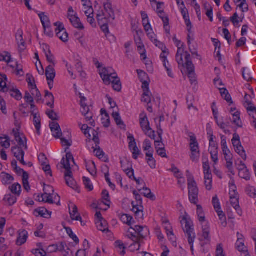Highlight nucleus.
I'll return each instance as SVG.
<instances>
[{
	"mask_svg": "<svg viewBox=\"0 0 256 256\" xmlns=\"http://www.w3.org/2000/svg\"><path fill=\"white\" fill-rule=\"evenodd\" d=\"M10 138L7 135H4L3 136L0 137V144L5 148H8L10 147Z\"/></svg>",
	"mask_w": 256,
	"mask_h": 256,
	"instance_id": "obj_31",
	"label": "nucleus"
},
{
	"mask_svg": "<svg viewBox=\"0 0 256 256\" xmlns=\"http://www.w3.org/2000/svg\"><path fill=\"white\" fill-rule=\"evenodd\" d=\"M114 244H115V246L116 248H118L120 249V254L122 256H124L126 254V252H125L126 248L124 246V244L122 243V242L120 240H116Z\"/></svg>",
	"mask_w": 256,
	"mask_h": 256,
	"instance_id": "obj_47",
	"label": "nucleus"
},
{
	"mask_svg": "<svg viewBox=\"0 0 256 256\" xmlns=\"http://www.w3.org/2000/svg\"><path fill=\"white\" fill-rule=\"evenodd\" d=\"M168 54L164 55V54H161L160 55V58L163 62V64L166 69H168V68H170L168 62L167 60L166 56Z\"/></svg>",
	"mask_w": 256,
	"mask_h": 256,
	"instance_id": "obj_63",
	"label": "nucleus"
},
{
	"mask_svg": "<svg viewBox=\"0 0 256 256\" xmlns=\"http://www.w3.org/2000/svg\"><path fill=\"white\" fill-rule=\"evenodd\" d=\"M152 42L156 47H158L162 50V54H164V55L168 54V50L166 48L164 43L158 40L157 39H154Z\"/></svg>",
	"mask_w": 256,
	"mask_h": 256,
	"instance_id": "obj_34",
	"label": "nucleus"
},
{
	"mask_svg": "<svg viewBox=\"0 0 256 256\" xmlns=\"http://www.w3.org/2000/svg\"><path fill=\"white\" fill-rule=\"evenodd\" d=\"M238 171V176L240 178H244L246 180H250V174L247 168L244 169L240 168V170Z\"/></svg>",
	"mask_w": 256,
	"mask_h": 256,
	"instance_id": "obj_36",
	"label": "nucleus"
},
{
	"mask_svg": "<svg viewBox=\"0 0 256 256\" xmlns=\"http://www.w3.org/2000/svg\"><path fill=\"white\" fill-rule=\"evenodd\" d=\"M22 147H19L17 146L12 148V151L14 156H18L20 154H22V156H24V152L22 150Z\"/></svg>",
	"mask_w": 256,
	"mask_h": 256,
	"instance_id": "obj_48",
	"label": "nucleus"
},
{
	"mask_svg": "<svg viewBox=\"0 0 256 256\" xmlns=\"http://www.w3.org/2000/svg\"><path fill=\"white\" fill-rule=\"evenodd\" d=\"M242 76L248 82L252 79V76L250 72L246 68H242Z\"/></svg>",
	"mask_w": 256,
	"mask_h": 256,
	"instance_id": "obj_61",
	"label": "nucleus"
},
{
	"mask_svg": "<svg viewBox=\"0 0 256 256\" xmlns=\"http://www.w3.org/2000/svg\"><path fill=\"white\" fill-rule=\"evenodd\" d=\"M130 234H128V236L130 238L132 239V240L134 242V246H137L138 248L136 250H139L140 246V238L138 236L134 234L132 232H130L129 231Z\"/></svg>",
	"mask_w": 256,
	"mask_h": 256,
	"instance_id": "obj_38",
	"label": "nucleus"
},
{
	"mask_svg": "<svg viewBox=\"0 0 256 256\" xmlns=\"http://www.w3.org/2000/svg\"><path fill=\"white\" fill-rule=\"evenodd\" d=\"M159 17L162 20L164 24H168L169 20L168 18L166 16L164 10H160L157 12Z\"/></svg>",
	"mask_w": 256,
	"mask_h": 256,
	"instance_id": "obj_60",
	"label": "nucleus"
},
{
	"mask_svg": "<svg viewBox=\"0 0 256 256\" xmlns=\"http://www.w3.org/2000/svg\"><path fill=\"white\" fill-rule=\"evenodd\" d=\"M46 114L48 115V117L53 120H58V116L57 114L53 110H47Z\"/></svg>",
	"mask_w": 256,
	"mask_h": 256,
	"instance_id": "obj_59",
	"label": "nucleus"
},
{
	"mask_svg": "<svg viewBox=\"0 0 256 256\" xmlns=\"http://www.w3.org/2000/svg\"><path fill=\"white\" fill-rule=\"evenodd\" d=\"M120 220L124 224L128 226H130L132 224V218L127 214H124L121 216Z\"/></svg>",
	"mask_w": 256,
	"mask_h": 256,
	"instance_id": "obj_51",
	"label": "nucleus"
},
{
	"mask_svg": "<svg viewBox=\"0 0 256 256\" xmlns=\"http://www.w3.org/2000/svg\"><path fill=\"white\" fill-rule=\"evenodd\" d=\"M184 56L185 62L182 64L180 67V70L183 75H187L192 84H196L197 82L196 76L194 72V66L192 62L189 60L190 55L184 53L180 55L178 51L177 52V58L180 57L182 61V57Z\"/></svg>",
	"mask_w": 256,
	"mask_h": 256,
	"instance_id": "obj_4",
	"label": "nucleus"
},
{
	"mask_svg": "<svg viewBox=\"0 0 256 256\" xmlns=\"http://www.w3.org/2000/svg\"><path fill=\"white\" fill-rule=\"evenodd\" d=\"M188 188L190 202L194 204L197 205L199 202V189L193 176H190L188 178Z\"/></svg>",
	"mask_w": 256,
	"mask_h": 256,
	"instance_id": "obj_6",
	"label": "nucleus"
},
{
	"mask_svg": "<svg viewBox=\"0 0 256 256\" xmlns=\"http://www.w3.org/2000/svg\"><path fill=\"white\" fill-rule=\"evenodd\" d=\"M135 199L136 202V204H134V202H132V211L135 213L136 215L137 216L141 218L143 216V206H142V198L141 196L139 194H137L136 196H135Z\"/></svg>",
	"mask_w": 256,
	"mask_h": 256,
	"instance_id": "obj_12",
	"label": "nucleus"
},
{
	"mask_svg": "<svg viewBox=\"0 0 256 256\" xmlns=\"http://www.w3.org/2000/svg\"><path fill=\"white\" fill-rule=\"evenodd\" d=\"M113 71L112 68H104L100 72V74L106 84L109 85L112 83L114 90L120 92L122 90L120 80L116 73Z\"/></svg>",
	"mask_w": 256,
	"mask_h": 256,
	"instance_id": "obj_2",
	"label": "nucleus"
},
{
	"mask_svg": "<svg viewBox=\"0 0 256 256\" xmlns=\"http://www.w3.org/2000/svg\"><path fill=\"white\" fill-rule=\"evenodd\" d=\"M16 140L18 142L19 147L24 148L25 150L28 149L26 144V138L22 134H20L18 129L14 128L12 130Z\"/></svg>",
	"mask_w": 256,
	"mask_h": 256,
	"instance_id": "obj_13",
	"label": "nucleus"
},
{
	"mask_svg": "<svg viewBox=\"0 0 256 256\" xmlns=\"http://www.w3.org/2000/svg\"><path fill=\"white\" fill-rule=\"evenodd\" d=\"M144 190V192L142 194L145 197L152 200H156L155 196L152 192L150 190L146 187H144L142 189H139L138 191L140 192L142 190Z\"/></svg>",
	"mask_w": 256,
	"mask_h": 256,
	"instance_id": "obj_30",
	"label": "nucleus"
},
{
	"mask_svg": "<svg viewBox=\"0 0 256 256\" xmlns=\"http://www.w3.org/2000/svg\"><path fill=\"white\" fill-rule=\"evenodd\" d=\"M70 218L72 220H79L82 225V218L80 214L78 213V208L76 205H74L72 210L70 211Z\"/></svg>",
	"mask_w": 256,
	"mask_h": 256,
	"instance_id": "obj_24",
	"label": "nucleus"
},
{
	"mask_svg": "<svg viewBox=\"0 0 256 256\" xmlns=\"http://www.w3.org/2000/svg\"><path fill=\"white\" fill-rule=\"evenodd\" d=\"M130 150H132V158H134V160H137L138 158V156L140 153V152L139 150L138 146H136V144H134L132 146V149H130Z\"/></svg>",
	"mask_w": 256,
	"mask_h": 256,
	"instance_id": "obj_52",
	"label": "nucleus"
},
{
	"mask_svg": "<svg viewBox=\"0 0 256 256\" xmlns=\"http://www.w3.org/2000/svg\"><path fill=\"white\" fill-rule=\"evenodd\" d=\"M104 13L101 12L98 14L96 15V18L98 21V24H103L104 22H107V20L106 17H104Z\"/></svg>",
	"mask_w": 256,
	"mask_h": 256,
	"instance_id": "obj_54",
	"label": "nucleus"
},
{
	"mask_svg": "<svg viewBox=\"0 0 256 256\" xmlns=\"http://www.w3.org/2000/svg\"><path fill=\"white\" fill-rule=\"evenodd\" d=\"M10 93L12 96L14 98L18 100H20L22 98V94L17 88H12L10 89Z\"/></svg>",
	"mask_w": 256,
	"mask_h": 256,
	"instance_id": "obj_40",
	"label": "nucleus"
},
{
	"mask_svg": "<svg viewBox=\"0 0 256 256\" xmlns=\"http://www.w3.org/2000/svg\"><path fill=\"white\" fill-rule=\"evenodd\" d=\"M239 18L238 14L236 12L234 15L230 18V21L233 24L234 26L236 27H238V24L240 22H242V20H239Z\"/></svg>",
	"mask_w": 256,
	"mask_h": 256,
	"instance_id": "obj_56",
	"label": "nucleus"
},
{
	"mask_svg": "<svg viewBox=\"0 0 256 256\" xmlns=\"http://www.w3.org/2000/svg\"><path fill=\"white\" fill-rule=\"evenodd\" d=\"M45 97L48 100V102L46 105L51 108H54V98L52 94L48 90H45Z\"/></svg>",
	"mask_w": 256,
	"mask_h": 256,
	"instance_id": "obj_28",
	"label": "nucleus"
},
{
	"mask_svg": "<svg viewBox=\"0 0 256 256\" xmlns=\"http://www.w3.org/2000/svg\"><path fill=\"white\" fill-rule=\"evenodd\" d=\"M164 227L165 230H166L167 234L168 236H174L172 228L168 222H166L164 224Z\"/></svg>",
	"mask_w": 256,
	"mask_h": 256,
	"instance_id": "obj_58",
	"label": "nucleus"
},
{
	"mask_svg": "<svg viewBox=\"0 0 256 256\" xmlns=\"http://www.w3.org/2000/svg\"><path fill=\"white\" fill-rule=\"evenodd\" d=\"M230 202L232 206L236 210L239 216H242V212L239 204L238 194L234 196H230Z\"/></svg>",
	"mask_w": 256,
	"mask_h": 256,
	"instance_id": "obj_16",
	"label": "nucleus"
},
{
	"mask_svg": "<svg viewBox=\"0 0 256 256\" xmlns=\"http://www.w3.org/2000/svg\"><path fill=\"white\" fill-rule=\"evenodd\" d=\"M182 6L180 7V10L184 20L187 30L190 31L192 28V24L190 20L188 12V9L185 7L183 2H182Z\"/></svg>",
	"mask_w": 256,
	"mask_h": 256,
	"instance_id": "obj_14",
	"label": "nucleus"
},
{
	"mask_svg": "<svg viewBox=\"0 0 256 256\" xmlns=\"http://www.w3.org/2000/svg\"><path fill=\"white\" fill-rule=\"evenodd\" d=\"M7 77L6 74L1 76L0 78V91L6 92L8 91L9 88L6 86Z\"/></svg>",
	"mask_w": 256,
	"mask_h": 256,
	"instance_id": "obj_33",
	"label": "nucleus"
},
{
	"mask_svg": "<svg viewBox=\"0 0 256 256\" xmlns=\"http://www.w3.org/2000/svg\"><path fill=\"white\" fill-rule=\"evenodd\" d=\"M23 32L21 30H18L16 34V38L20 50L23 51L26 49V43L22 37Z\"/></svg>",
	"mask_w": 256,
	"mask_h": 256,
	"instance_id": "obj_19",
	"label": "nucleus"
},
{
	"mask_svg": "<svg viewBox=\"0 0 256 256\" xmlns=\"http://www.w3.org/2000/svg\"><path fill=\"white\" fill-rule=\"evenodd\" d=\"M52 194V193H48V195H46L44 196V202L48 204L56 203L57 205H59L60 204V197L56 194L53 198Z\"/></svg>",
	"mask_w": 256,
	"mask_h": 256,
	"instance_id": "obj_20",
	"label": "nucleus"
},
{
	"mask_svg": "<svg viewBox=\"0 0 256 256\" xmlns=\"http://www.w3.org/2000/svg\"><path fill=\"white\" fill-rule=\"evenodd\" d=\"M196 214L198 220L200 222L202 228V238H200L202 246L210 244V225L206 220L205 214L202 206L197 204Z\"/></svg>",
	"mask_w": 256,
	"mask_h": 256,
	"instance_id": "obj_3",
	"label": "nucleus"
},
{
	"mask_svg": "<svg viewBox=\"0 0 256 256\" xmlns=\"http://www.w3.org/2000/svg\"><path fill=\"white\" fill-rule=\"evenodd\" d=\"M32 114L34 116V122L36 130V132L38 135H40V129L41 128L40 116H38L37 114L34 113V110L32 111Z\"/></svg>",
	"mask_w": 256,
	"mask_h": 256,
	"instance_id": "obj_27",
	"label": "nucleus"
},
{
	"mask_svg": "<svg viewBox=\"0 0 256 256\" xmlns=\"http://www.w3.org/2000/svg\"><path fill=\"white\" fill-rule=\"evenodd\" d=\"M221 139L222 148L226 162V167L228 170V172H230L232 176H234L235 175V172L232 166L233 162L232 154L228 148L226 138L224 136H221Z\"/></svg>",
	"mask_w": 256,
	"mask_h": 256,
	"instance_id": "obj_7",
	"label": "nucleus"
},
{
	"mask_svg": "<svg viewBox=\"0 0 256 256\" xmlns=\"http://www.w3.org/2000/svg\"><path fill=\"white\" fill-rule=\"evenodd\" d=\"M252 98L251 96L246 94L244 96L243 104L250 116H252L254 119L256 120V108L252 102Z\"/></svg>",
	"mask_w": 256,
	"mask_h": 256,
	"instance_id": "obj_10",
	"label": "nucleus"
},
{
	"mask_svg": "<svg viewBox=\"0 0 256 256\" xmlns=\"http://www.w3.org/2000/svg\"><path fill=\"white\" fill-rule=\"evenodd\" d=\"M50 126L52 132V136L56 138H60L62 136V132L58 124L56 122H52L50 124Z\"/></svg>",
	"mask_w": 256,
	"mask_h": 256,
	"instance_id": "obj_18",
	"label": "nucleus"
},
{
	"mask_svg": "<svg viewBox=\"0 0 256 256\" xmlns=\"http://www.w3.org/2000/svg\"><path fill=\"white\" fill-rule=\"evenodd\" d=\"M21 188V186L18 183L14 184L10 187V189L12 192L18 196L20 195Z\"/></svg>",
	"mask_w": 256,
	"mask_h": 256,
	"instance_id": "obj_41",
	"label": "nucleus"
},
{
	"mask_svg": "<svg viewBox=\"0 0 256 256\" xmlns=\"http://www.w3.org/2000/svg\"><path fill=\"white\" fill-rule=\"evenodd\" d=\"M28 237V232L26 230L20 231L16 242V244L20 246L24 244L26 242Z\"/></svg>",
	"mask_w": 256,
	"mask_h": 256,
	"instance_id": "obj_21",
	"label": "nucleus"
},
{
	"mask_svg": "<svg viewBox=\"0 0 256 256\" xmlns=\"http://www.w3.org/2000/svg\"><path fill=\"white\" fill-rule=\"evenodd\" d=\"M189 146L190 150V159L193 162L197 163L200 158L199 144L194 134L190 136Z\"/></svg>",
	"mask_w": 256,
	"mask_h": 256,
	"instance_id": "obj_8",
	"label": "nucleus"
},
{
	"mask_svg": "<svg viewBox=\"0 0 256 256\" xmlns=\"http://www.w3.org/2000/svg\"><path fill=\"white\" fill-rule=\"evenodd\" d=\"M140 124L142 131L150 130V123L146 114L142 112L140 116Z\"/></svg>",
	"mask_w": 256,
	"mask_h": 256,
	"instance_id": "obj_17",
	"label": "nucleus"
},
{
	"mask_svg": "<svg viewBox=\"0 0 256 256\" xmlns=\"http://www.w3.org/2000/svg\"><path fill=\"white\" fill-rule=\"evenodd\" d=\"M103 198L107 202L104 204L110 206V200L109 199L110 196L108 192L106 190H103L102 192Z\"/></svg>",
	"mask_w": 256,
	"mask_h": 256,
	"instance_id": "obj_64",
	"label": "nucleus"
},
{
	"mask_svg": "<svg viewBox=\"0 0 256 256\" xmlns=\"http://www.w3.org/2000/svg\"><path fill=\"white\" fill-rule=\"evenodd\" d=\"M177 208L181 212L180 216V222L182 230L187 238L188 242L190 246V250L194 252V243L196 239V234L194 230L192 222L185 211L182 212V206L177 203Z\"/></svg>",
	"mask_w": 256,
	"mask_h": 256,
	"instance_id": "obj_1",
	"label": "nucleus"
},
{
	"mask_svg": "<svg viewBox=\"0 0 256 256\" xmlns=\"http://www.w3.org/2000/svg\"><path fill=\"white\" fill-rule=\"evenodd\" d=\"M69 20L72 26L76 28L83 30L84 26L80 22V18L76 16H69Z\"/></svg>",
	"mask_w": 256,
	"mask_h": 256,
	"instance_id": "obj_23",
	"label": "nucleus"
},
{
	"mask_svg": "<svg viewBox=\"0 0 256 256\" xmlns=\"http://www.w3.org/2000/svg\"><path fill=\"white\" fill-rule=\"evenodd\" d=\"M153 150L148 151L146 154V157H148V158L146 159V160L149 166L152 168H155L156 164V160L153 158Z\"/></svg>",
	"mask_w": 256,
	"mask_h": 256,
	"instance_id": "obj_26",
	"label": "nucleus"
},
{
	"mask_svg": "<svg viewBox=\"0 0 256 256\" xmlns=\"http://www.w3.org/2000/svg\"><path fill=\"white\" fill-rule=\"evenodd\" d=\"M246 192L248 195L250 197H255L256 196V190L255 188L252 186H247Z\"/></svg>",
	"mask_w": 256,
	"mask_h": 256,
	"instance_id": "obj_55",
	"label": "nucleus"
},
{
	"mask_svg": "<svg viewBox=\"0 0 256 256\" xmlns=\"http://www.w3.org/2000/svg\"><path fill=\"white\" fill-rule=\"evenodd\" d=\"M56 26L55 31L56 36L63 42H66L68 41V34L64 28L62 23L58 22L54 24Z\"/></svg>",
	"mask_w": 256,
	"mask_h": 256,
	"instance_id": "obj_11",
	"label": "nucleus"
},
{
	"mask_svg": "<svg viewBox=\"0 0 256 256\" xmlns=\"http://www.w3.org/2000/svg\"><path fill=\"white\" fill-rule=\"evenodd\" d=\"M212 202L215 210H221L219 200L217 196L213 197Z\"/></svg>",
	"mask_w": 256,
	"mask_h": 256,
	"instance_id": "obj_62",
	"label": "nucleus"
},
{
	"mask_svg": "<svg viewBox=\"0 0 256 256\" xmlns=\"http://www.w3.org/2000/svg\"><path fill=\"white\" fill-rule=\"evenodd\" d=\"M220 92L221 96L224 98L228 102L232 100L230 95L229 94L228 90L226 88H220Z\"/></svg>",
	"mask_w": 256,
	"mask_h": 256,
	"instance_id": "obj_49",
	"label": "nucleus"
},
{
	"mask_svg": "<svg viewBox=\"0 0 256 256\" xmlns=\"http://www.w3.org/2000/svg\"><path fill=\"white\" fill-rule=\"evenodd\" d=\"M233 116V122L238 127L242 126V122L240 118V112L238 111L232 114Z\"/></svg>",
	"mask_w": 256,
	"mask_h": 256,
	"instance_id": "obj_37",
	"label": "nucleus"
},
{
	"mask_svg": "<svg viewBox=\"0 0 256 256\" xmlns=\"http://www.w3.org/2000/svg\"><path fill=\"white\" fill-rule=\"evenodd\" d=\"M130 229L135 231L138 234L140 240L144 238L149 234L148 229L146 226H135L134 228L130 227Z\"/></svg>",
	"mask_w": 256,
	"mask_h": 256,
	"instance_id": "obj_15",
	"label": "nucleus"
},
{
	"mask_svg": "<svg viewBox=\"0 0 256 256\" xmlns=\"http://www.w3.org/2000/svg\"><path fill=\"white\" fill-rule=\"evenodd\" d=\"M46 212H48L49 216H50L51 212H48L46 209L44 208H40L35 210L34 213L36 216H41L46 218L47 216H46Z\"/></svg>",
	"mask_w": 256,
	"mask_h": 256,
	"instance_id": "obj_44",
	"label": "nucleus"
},
{
	"mask_svg": "<svg viewBox=\"0 0 256 256\" xmlns=\"http://www.w3.org/2000/svg\"><path fill=\"white\" fill-rule=\"evenodd\" d=\"M82 178L84 184L86 188L90 191L94 189V186L92 184L90 180L86 176H84Z\"/></svg>",
	"mask_w": 256,
	"mask_h": 256,
	"instance_id": "obj_53",
	"label": "nucleus"
},
{
	"mask_svg": "<svg viewBox=\"0 0 256 256\" xmlns=\"http://www.w3.org/2000/svg\"><path fill=\"white\" fill-rule=\"evenodd\" d=\"M104 9L106 12L108 14V18L114 20L115 19V16L112 4L109 2L104 4Z\"/></svg>",
	"mask_w": 256,
	"mask_h": 256,
	"instance_id": "obj_29",
	"label": "nucleus"
},
{
	"mask_svg": "<svg viewBox=\"0 0 256 256\" xmlns=\"http://www.w3.org/2000/svg\"><path fill=\"white\" fill-rule=\"evenodd\" d=\"M86 168L87 170L92 174L94 175L96 174V167L94 162H91L88 164L86 163Z\"/></svg>",
	"mask_w": 256,
	"mask_h": 256,
	"instance_id": "obj_45",
	"label": "nucleus"
},
{
	"mask_svg": "<svg viewBox=\"0 0 256 256\" xmlns=\"http://www.w3.org/2000/svg\"><path fill=\"white\" fill-rule=\"evenodd\" d=\"M4 200L6 202L9 206H12L16 202L17 198L16 196L9 194L5 196Z\"/></svg>",
	"mask_w": 256,
	"mask_h": 256,
	"instance_id": "obj_42",
	"label": "nucleus"
},
{
	"mask_svg": "<svg viewBox=\"0 0 256 256\" xmlns=\"http://www.w3.org/2000/svg\"><path fill=\"white\" fill-rule=\"evenodd\" d=\"M104 168H105L104 170L106 171V172L105 173L106 180L108 183L110 187L114 190L115 188V185L112 184L110 182V178H109L108 168L106 166H105Z\"/></svg>",
	"mask_w": 256,
	"mask_h": 256,
	"instance_id": "obj_57",
	"label": "nucleus"
},
{
	"mask_svg": "<svg viewBox=\"0 0 256 256\" xmlns=\"http://www.w3.org/2000/svg\"><path fill=\"white\" fill-rule=\"evenodd\" d=\"M112 115L118 126H125L118 112H113Z\"/></svg>",
	"mask_w": 256,
	"mask_h": 256,
	"instance_id": "obj_46",
	"label": "nucleus"
},
{
	"mask_svg": "<svg viewBox=\"0 0 256 256\" xmlns=\"http://www.w3.org/2000/svg\"><path fill=\"white\" fill-rule=\"evenodd\" d=\"M96 227L99 230H100L102 232H108V224L106 220H96Z\"/></svg>",
	"mask_w": 256,
	"mask_h": 256,
	"instance_id": "obj_25",
	"label": "nucleus"
},
{
	"mask_svg": "<svg viewBox=\"0 0 256 256\" xmlns=\"http://www.w3.org/2000/svg\"><path fill=\"white\" fill-rule=\"evenodd\" d=\"M232 142L236 152L244 160H246V151L244 150V147L242 146L241 142L240 141V138L239 136L234 134L233 136V138L232 140Z\"/></svg>",
	"mask_w": 256,
	"mask_h": 256,
	"instance_id": "obj_9",
	"label": "nucleus"
},
{
	"mask_svg": "<svg viewBox=\"0 0 256 256\" xmlns=\"http://www.w3.org/2000/svg\"><path fill=\"white\" fill-rule=\"evenodd\" d=\"M121 168L124 172L128 171L130 168L132 167V163L128 160L126 158L124 160H120Z\"/></svg>",
	"mask_w": 256,
	"mask_h": 256,
	"instance_id": "obj_39",
	"label": "nucleus"
},
{
	"mask_svg": "<svg viewBox=\"0 0 256 256\" xmlns=\"http://www.w3.org/2000/svg\"><path fill=\"white\" fill-rule=\"evenodd\" d=\"M70 160H72L75 164L73 156L71 152H69L66 153V159L64 158H62L60 164L66 170L64 176L66 184L72 188L74 189L76 186V182L72 178V172L71 170L70 164Z\"/></svg>",
	"mask_w": 256,
	"mask_h": 256,
	"instance_id": "obj_5",
	"label": "nucleus"
},
{
	"mask_svg": "<svg viewBox=\"0 0 256 256\" xmlns=\"http://www.w3.org/2000/svg\"><path fill=\"white\" fill-rule=\"evenodd\" d=\"M39 16L44 28H47L48 29V28L50 27V23L48 16L42 12L39 14Z\"/></svg>",
	"mask_w": 256,
	"mask_h": 256,
	"instance_id": "obj_32",
	"label": "nucleus"
},
{
	"mask_svg": "<svg viewBox=\"0 0 256 256\" xmlns=\"http://www.w3.org/2000/svg\"><path fill=\"white\" fill-rule=\"evenodd\" d=\"M54 66L49 65L46 68V76L48 80H54L56 77V71Z\"/></svg>",
	"mask_w": 256,
	"mask_h": 256,
	"instance_id": "obj_22",
	"label": "nucleus"
},
{
	"mask_svg": "<svg viewBox=\"0 0 256 256\" xmlns=\"http://www.w3.org/2000/svg\"><path fill=\"white\" fill-rule=\"evenodd\" d=\"M64 228L66 231L67 234H68L70 237L74 240V241L76 243V244H78L79 243L78 238L77 237V236L76 235H75L73 233L72 230L69 227H66V228Z\"/></svg>",
	"mask_w": 256,
	"mask_h": 256,
	"instance_id": "obj_50",
	"label": "nucleus"
},
{
	"mask_svg": "<svg viewBox=\"0 0 256 256\" xmlns=\"http://www.w3.org/2000/svg\"><path fill=\"white\" fill-rule=\"evenodd\" d=\"M46 48L48 50V52H45L47 61L50 63L51 65L55 66L54 56L52 54L48 46H46Z\"/></svg>",
	"mask_w": 256,
	"mask_h": 256,
	"instance_id": "obj_35",
	"label": "nucleus"
},
{
	"mask_svg": "<svg viewBox=\"0 0 256 256\" xmlns=\"http://www.w3.org/2000/svg\"><path fill=\"white\" fill-rule=\"evenodd\" d=\"M236 246L237 250L240 252H248L246 247L244 244V240H236Z\"/></svg>",
	"mask_w": 256,
	"mask_h": 256,
	"instance_id": "obj_43",
	"label": "nucleus"
}]
</instances>
